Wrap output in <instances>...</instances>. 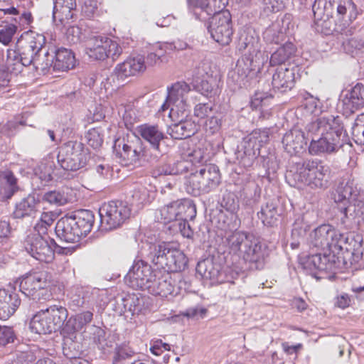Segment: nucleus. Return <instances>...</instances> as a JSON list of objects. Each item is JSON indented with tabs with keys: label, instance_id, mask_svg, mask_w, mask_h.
<instances>
[{
	"label": "nucleus",
	"instance_id": "obj_1",
	"mask_svg": "<svg viewBox=\"0 0 364 364\" xmlns=\"http://www.w3.org/2000/svg\"><path fill=\"white\" fill-rule=\"evenodd\" d=\"M353 242L349 234H342L331 225H321L310 234L311 253L304 259L301 265L313 277L320 280L323 272L336 267L343 250H351Z\"/></svg>",
	"mask_w": 364,
	"mask_h": 364
},
{
	"label": "nucleus",
	"instance_id": "obj_2",
	"mask_svg": "<svg viewBox=\"0 0 364 364\" xmlns=\"http://www.w3.org/2000/svg\"><path fill=\"white\" fill-rule=\"evenodd\" d=\"M305 129L311 138L309 152L312 156L335 153L344 144L346 134L339 116H321L308 123Z\"/></svg>",
	"mask_w": 364,
	"mask_h": 364
},
{
	"label": "nucleus",
	"instance_id": "obj_3",
	"mask_svg": "<svg viewBox=\"0 0 364 364\" xmlns=\"http://www.w3.org/2000/svg\"><path fill=\"white\" fill-rule=\"evenodd\" d=\"M46 38L43 34L28 31L23 34L17 42V49L7 50L6 66L8 70L18 75L24 68L31 65L36 55L43 51Z\"/></svg>",
	"mask_w": 364,
	"mask_h": 364
},
{
	"label": "nucleus",
	"instance_id": "obj_4",
	"mask_svg": "<svg viewBox=\"0 0 364 364\" xmlns=\"http://www.w3.org/2000/svg\"><path fill=\"white\" fill-rule=\"evenodd\" d=\"M210 0H197L193 9L196 19L206 21L212 16L208 26L213 39L222 46L228 45L233 33L231 15L228 11L215 12L210 5Z\"/></svg>",
	"mask_w": 364,
	"mask_h": 364
},
{
	"label": "nucleus",
	"instance_id": "obj_5",
	"mask_svg": "<svg viewBox=\"0 0 364 364\" xmlns=\"http://www.w3.org/2000/svg\"><path fill=\"white\" fill-rule=\"evenodd\" d=\"M95 215L90 210L80 209L61 218L56 223L57 237L65 242L75 243L85 237L92 230Z\"/></svg>",
	"mask_w": 364,
	"mask_h": 364
},
{
	"label": "nucleus",
	"instance_id": "obj_6",
	"mask_svg": "<svg viewBox=\"0 0 364 364\" xmlns=\"http://www.w3.org/2000/svg\"><path fill=\"white\" fill-rule=\"evenodd\" d=\"M328 166L323 165L321 161L309 159L298 163L295 171L289 173L294 182V186H306L311 189H323L328 183Z\"/></svg>",
	"mask_w": 364,
	"mask_h": 364
},
{
	"label": "nucleus",
	"instance_id": "obj_7",
	"mask_svg": "<svg viewBox=\"0 0 364 364\" xmlns=\"http://www.w3.org/2000/svg\"><path fill=\"white\" fill-rule=\"evenodd\" d=\"M113 149L122 164L125 166H139L142 159L152 163L157 161L159 158L157 154L148 156L149 151L144 149L141 139L135 135L117 139Z\"/></svg>",
	"mask_w": 364,
	"mask_h": 364
},
{
	"label": "nucleus",
	"instance_id": "obj_8",
	"mask_svg": "<svg viewBox=\"0 0 364 364\" xmlns=\"http://www.w3.org/2000/svg\"><path fill=\"white\" fill-rule=\"evenodd\" d=\"M220 182L218 167L214 164H205L198 167L186 178L185 189L188 194L198 196L215 189Z\"/></svg>",
	"mask_w": 364,
	"mask_h": 364
},
{
	"label": "nucleus",
	"instance_id": "obj_9",
	"mask_svg": "<svg viewBox=\"0 0 364 364\" xmlns=\"http://www.w3.org/2000/svg\"><path fill=\"white\" fill-rule=\"evenodd\" d=\"M269 129H255L243 139L235 152L239 164L245 168L252 166L259 155L260 148L269 141Z\"/></svg>",
	"mask_w": 364,
	"mask_h": 364
},
{
	"label": "nucleus",
	"instance_id": "obj_10",
	"mask_svg": "<svg viewBox=\"0 0 364 364\" xmlns=\"http://www.w3.org/2000/svg\"><path fill=\"white\" fill-rule=\"evenodd\" d=\"M89 158L88 149L82 142L70 140L59 147L57 161L65 171H76L85 167Z\"/></svg>",
	"mask_w": 364,
	"mask_h": 364
},
{
	"label": "nucleus",
	"instance_id": "obj_11",
	"mask_svg": "<svg viewBox=\"0 0 364 364\" xmlns=\"http://www.w3.org/2000/svg\"><path fill=\"white\" fill-rule=\"evenodd\" d=\"M149 257L154 264L168 274L181 272L187 264L185 255L181 250L171 248L166 243L154 245Z\"/></svg>",
	"mask_w": 364,
	"mask_h": 364
},
{
	"label": "nucleus",
	"instance_id": "obj_12",
	"mask_svg": "<svg viewBox=\"0 0 364 364\" xmlns=\"http://www.w3.org/2000/svg\"><path fill=\"white\" fill-rule=\"evenodd\" d=\"M50 274L47 271H34L26 274L16 282L20 291L33 300L46 299L50 296L47 287L50 282Z\"/></svg>",
	"mask_w": 364,
	"mask_h": 364
},
{
	"label": "nucleus",
	"instance_id": "obj_13",
	"mask_svg": "<svg viewBox=\"0 0 364 364\" xmlns=\"http://www.w3.org/2000/svg\"><path fill=\"white\" fill-rule=\"evenodd\" d=\"M99 215L101 229L112 230L120 227L129 218L131 208L126 202L112 200L100 208Z\"/></svg>",
	"mask_w": 364,
	"mask_h": 364
},
{
	"label": "nucleus",
	"instance_id": "obj_14",
	"mask_svg": "<svg viewBox=\"0 0 364 364\" xmlns=\"http://www.w3.org/2000/svg\"><path fill=\"white\" fill-rule=\"evenodd\" d=\"M56 243L47 235L33 232L28 235L24 242L26 252L41 262L50 263L55 257Z\"/></svg>",
	"mask_w": 364,
	"mask_h": 364
},
{
	"label": "nucleus",
	"instance_id": "obj_15",
	"mask_svg": "<svg viewBox=\"0 0 364 364\" xmlns=\"http://www.w3.org/2000/svg\"><path fill=\"white\" fill-rule=\"evenodd\" d=\"M156 272L147 262L137 260L125 276L124 281L132 289L145 290L150 281L156 277Z\"/></svg>",
	"mask_w": 364,
	"mask_h": 364
},
{
	"label": "nucleus",
	"instance_id": "obj_16",
	"mask_svg": "<svg viewBox=\"0 0 364 364\" xmlns=\"http://www.w3.org/2000/svg\"><path fill=\"white\" fill-rule=\"evenodd\" d=\"M191 91L188 84L185 82H178L168 89V102H171L172 107L168 116L173 118L175 115L183 116L188 108L187 96Z\"/></svg>",
	"mask_w": 364,
	"mask_h": 364
},
{
	"label": "nucleus",
	"instance_id": "obj_17",
	"mask_svg": "<svg viewBox=\"0 0 364 364\" xmlns=\"http://www.w3.org/2000/svg\"><path fill=\"white\" fill-rule=\"evenodd\" d=\"M341 223L348 229H358L364 224V200L356 199L338 208Z\"/></svg>",
	"mask_w": 364,
	"mask_h": 364
},
{
	"label": "nucleus",
	"instance_id": "obj_18",
	"mask_svg": "<svg viewBox=\"0 0 364 364\" xmlns=\"http://www.w3.org/2000/svg\"><path fill=\"white\" fill-rule=\"evenodd\" d=\"M304 132L298 128H294L287 132L282 139V144L285 151L291 155L300 154L305 150L307 140Z\"/></svg>",
	"mask_w": 364,
	"mask_h": 364
},
{
	"label": "nucleus",
	"instance_id": "obj_19",
	"mask_svg": "<svg viewBox=\"0 0 364 364\" xmlns=\"http://www.w3.org/2000/svg\"><path fill=\"white\" fill-rule=\"evenodd\" d=\"M92 318L93 309L80 312L67 320L60 333L63 336L77 338V333L89 324Z\"/></svg>",
	"mask_w": 364,
	"mask_h": 364
},
{
	"label": "nucleus",
	"instance_id": "obj_20",
	"mask_svg": "<svg viewBox=\"0 0 364 364\" xmlns=\"http://www.w3.org/2000/svg\"><path fill=\"white\" fill-rule=\"evenodd\" d=\"M295 84V70L287 68L286 65L279 66L272 76V85L275 91L281 93L291 90Z\"/></svg>",
	"mask_w": 364,
	"mask_h": 364
},
{
	"label": "nucleus",
	"instance_id": "obj_21",
	"mask_svg": "<svg viewBox=\"0 0 364 364\" xmlns=\"http://www.w3.org/2000/svg\"><path fill=\"white\" fill-rule=\"evenodd\" d=\"M145 297L139 294H128L117 299L118 311L120 314L131 313L132 316L144 314L146 309Z\"/></svg>",
	"mask_w": 364,
	"mask_h": 364
},
{
	"label": "nucleus",
	"instance_id": "obj_22",
	"mask_svg": "<svg viewBox=\"0 0 364 364\" xmlns=\"http://www.w3.org/2000/svg\"><path fill=\"white\" fill-rule=\"evenodd\" d=\"M337 32L346 37H350L346 42H343L344 50L349 53L353 54L357 50L364 48V28L356 32L353 26L347 25L342 27L341 25H336L334 28Z\"/></svg>",
	"mask_w": 364,
	"mask_h": 364
},
{
	"label": "nucleus",
	"instance_id": "obj_23",
	"mask_svg": "<svg viewBox=\"0 0 364 364\" xmlns=\"http://www.w3.org/2000/svg\"><path fill=\"white\" fill-rule=\"evenodd\" d=\"M259 55H262L260 52L256 53L255 58L245 56L242 58V60H238L236 70L232 73L231 77L239 87L245 85L246 79L250 73L257 68H259L260 63L262 62L257 61Z\"/></svg>",
	"mask_w": 364,
	"mask_h": 364
},
{
	"label": "nucleus",
	"instance_id": "obj_24",
	"mask_svg": "<svg viewBox=\"0 0 364 364\" xmlns=\"http://www.w3.org/2000/svg\"><path fill=\"white\" fill-rule=\"evenodd\" d=\"M146 68L144 58L142 55H137L118 64L114 69V74L118 80H124L129 76L144 72Z\"/></svg>",
	"mask_w": 364,
	"mask_h": 364
},
{
	"label": "nucleus",
	"instance_id": "obj_25",
	"mask_svg": "<svg viewBox=\"0 0 364 364\" xmlns=\"http://www.w3.org/2000/svg\"><path fill=\"white\" fill-rule=\"evenodd\" d=\"M146 68L144 58L142 55H137L118 64L114 69V74L118 80H124L129 76L144 72Z\"/></svg>",
	"mask_w": 364,
	"mask_h": 364
},
{
	"label": "nucleus",
	"instance_id": "obj_26",
	"mask_svg": "<svg viewBox=\"0 0 364 364\" xmlns=\"http://www.w3.org/2000/svg\"><path fill=\"white\" fill-rule=\"evenodd\" d=\"M95 301L96 294L93 291L85 287H75L70 294L69 305L73 310L79 308L93 309Z\"/></svg>",
	"mask_w": 364,
	"mask_h": 364
},
{
	"label": "nucleus",
	"instance_id": "obj_27",
	"mask_svg": "<svg viewBox=\"0 0 364 364\" xmlns=\"http://www.w3.org/2000/svg\"><path fill=\"white\" fill-rule=\"evenodd\" d=\"M269 255L268 246L254 236L244 261L255 264L257 269H260L262 268Z\"/></svg>",
	"mask_w": 364,
	"mask_h": 364
},
{
	"label": "nucleus",
	"instance_id": "obj_28",
	"mask_svg": "<svg viewBox=\"0 0 364 364\" xmlns=\"http://www.w3.org/2000/svg\"><path fill=\"white\" fill-rule=\"evenodd\" d=\"M21 304L18 294L5 289H0V319L6 320L17 310Z\"/></svg>",
	"mask_w": 364,
	"mask_h": 364
},
{
	"label": "nucleus",
	"instance_id": "obj_29",
	"mask_svg": "<svg viewBox=\"0 0 364 364\" xmlns=\"http://www.w3.org/2000/svg\"><path fill=\"white\" fill-rule=\"evenodd\" d=\"M358 195V191L355 186L354 181L350 179L343 180L336 187L333 194V198L338 209L341 207V205H346L353 200H356Z\"/></svg>",
	"mask_w": 364,
	"mask_h": 364
},
{
	"label": "nucleus",
	"instance_id": "obj_30",
	"mask_svg": "<svg viewBox=\"0 0 364 364\" xmlns=\"http://www.w3.org/2000/svg\"><path fill=\"white\" fill-rule=\"evenodd\" d=\"M328 6L331 7L332 14L336 11L339 18L345 21L342 27L349 25L348 23L357 16L356 6L352 0H328Z\"/></svg>",
	"mask_w": 364,
	"mask_h": 364
},
{
	"label": "nucleus",
	"instance_id": "obj_31",
	"mask_svg": "<svg viewBox=\"0 0 364 364\" xmlns=\"http://www.w3.org/2000/svg\"><path fill=\"white\" fill-rule=\"evenodd\" d=\"M39 205L40 198L38 196L34 193L29 194L16 204L13 213L14 217L18 219L34 217L38 211Z\"/></svg>",
	"mask_w": 364,
	"mask_h": 364
},
{
	"label": "nucleus",
	"instance_id": "obj_32",
	"mask_svg": "<svg viewBox=\"0 0 364 364\" xmlns=\"http://www.w3.org/2000/svg\"><path fill=\"white\" fill-rule=\"evenodd\" d=\"M196 272L204 279L212 280L214 282H224L223 277L225 272L221 270L220 265L215 263L213 259L207 258L198 262Z\"/></svg>",
	"mask_w": 364,
	"mask_h": 364
},
{
	"label": "nucleus",
	"instance_id": "obj_33",
	"mask_svg": "<svg viewBox=\"0 0 364 364\" xmlns=\"http://www.w3.org/2000/svg\"><path fill=\"white\" fill-rule=\"evenodd\" d=\"M174 289L175 287L172 284L171 278L166 273L160 277L156 274V277L150 281L145 290L154 296L167 297L168 295L173 294Z\"/></svg>",
	"mask_w": 364,
	"mask_h": 364
},
{
	"label": "nucleus",
	"instance_id": "obj_34",
	"mask_svg": "<svg viewBox=\"0 0 364 364\" xmlns=\"http://www.w3.org/2000/svg\"><path fill=\"white\" fill-rule=\"evenodd\" d=\"M76 6V0H54L53 20L65 26L73 18Z\"/></svg>",
	"mask_w": 364,
	"mask_h": 364
},
{
	"label": "nucleus",
	"instance_id": "obj_35",
	"mask_svg": "<svg viewBox=\"0 0 364 364\" xmlns=\"http://www.w3.org/2000/svg\"><path fill=\"white\" fill-rule=\"evenodd\" d=\"M85 53L90 58L104 60L107 58L105 38L90 36L85 41Z\"/></svg>",
	"mask_w": 364,
	"mask_h": 364
},
{
	"label": "nucleus",
	"instance_id": "obj_36",
	"mask_svg": "<svg viewBox=\"0 0 364 364\" xmlns=\"http://www.w3.org/2000/svg\"><path fill=\"white\" fill-rule=\"evenodd\" d=\"M137 131L141 138L146 141L151 147L159 154L160 143L164 139V134L159 126L144 124L137 127Z\"/></svg>",
	"mask_w": 364,
	"mask_h": 364
},
{
	"label": "nucleus",
	"instance_id": "obj_37",
	"mask_svg": "<svg viewBox=\"0 0 364 364\" xmlns=\"http://www.w3.org/2000/svg\"><path fill=\"white\" fill-rule=\"evenodd\" d=\"M54 60L52 69L53 71L64 72L72 69L75 65L74 53L69 49L60 48L57 50L53 48Z\"/></svg>",
	"mask_w": 364,
	"mask_h": 364
},
{
	"label": "nucleus",
	"instance_id": "obj_38",
	"mask_svg": "<svg viewBox=\"0 0 364 364\" xmlns=\"http://www.w3.org/2000/svg\"><path fill=\"white\" fill-rule=\"evenodd\" d=\"M187 116L185 113L181 116L178 123H174L170 125L167 129V133L174 139H183L191 137L195 134V125L190 121H183V118Z\"/></svg>",
	"mask_w": 364,
	"mask_h": 364
},
{
	"label": "nucleus",
	"instance_id": "obj_39",
	"mask_svg": "<svg viewBox=\"0 0 364 364\" xmlns=\"http://www.w3.org/2000/svg\"><path fill=\"white\" fill-rule=\"evenodd\" d=\"M43 310L54 332L62 330L68 316L67 309L62 306L52 305Z\"/></svg>",
	"mask_w": 364,
	"mask_h": 364
},
{
	"label": "nucleus",
	"instance_id": "obj_40",
	"mask_svg": "<svg viewBox=\"0 0 364 364\" xmlns=\"http://www.w3.org/2000/svg\"><path fill=\"white\" fill-rule=\"evenodd\" d=\"M347 112L353 113L364 107V85L357 83L350 90L349 97L343 101Z\"/></svg>",
	"mask_w": 364,
	"mask_h": 364
},
{
	"label": "nucleus",
	"instance_id": "obj_41",
	"mask_svg": "<svg viewBox=\"0 0 364 364\" xmlns=\"http://www.w3.org/2000/svg\"><path fill=\"white\" fill-rule=\"evenodd\" d=\"M242 205L252 209L258 204L261 197V188L255 181L248 182L240 194Z\"/></svg>",
	"mask_w": 364,
	"mask_h": 364
},
{
	"label": "nucleus",
	"instance_id": "obj_42",
	"mask_svg": "<svg viewBox=\"0 0 364 364\" xmlns=\"http://www.w3.org/2000/svg\"><path fill=\"white\" fill-rule=\"evenodd\" d=\"M53 60V48H47L45 44L43 46V51L39 52L36 55L31 65L35 70H41V73L46 74L52 68Z\"/></svg>",
	"mask_w": 364,
	"mask_h": 364
},
{
	"label": "nucleus",
	"instance_id": "obj_43",
	"mask_svg": "<svg viewBox=\"0 0 364 364\" xmlns=\"http://www.w3.org/2000/svg\"><path fill=\"white\" fill-rule=\"evenodd\" d=\"M249 232L244 231H234L226 232L225 235L222 238L223 245L226 247V250L229 254L233 255L240 250L242 243L247 237Z\"/></svg>",
	"mask_w": 364,
	"mask_h": 364
},
{
	"label": "nucleus",
	"instance_id": "obj_44",
	"mask_svg": "<svg viewBox=\"0 0 364 364\" xmlns=\"http://www.w3.org/2000/svg\"><path fill=\"white\" fill-rule=\"evenodd\" d=\"M131 193L130 203L132 205L141 208L144 205L150 203L154 193L153 191L149 190L146 186L139 183L134 186Z\"/></svg>",
	"mask_w": 364,
	"mask_h": 364
},
{
	"label": "nucleus",
	"instance_id": "obj_45",
	"mask_svg": "<svg viewBox=\"0 0 364 364\" xmlns=\"http://www.w3.org/2000/svg\"><path fill=\"white\" fill-rule=\"evenodd\" d=\"M30 329L37 334H48L54 332L43 309L37 312L30 321Z\"/></svg>",
	"mask_w": 364,
	"mask_h": 364
},
{
	"label": "nucleus",
	"instance_id": "obj_46",
	"mask_svg": "<svg viewBox=\"0 0 364 364\" xmlns=\"http://www.w3.org/2000/svg\"><path fill=\"white\" fill-rule=\"evenodd\" d=\"M295 52L296 47L292 43H285L272 54L269 60L270 65H285L284 63L289 60Z\"/></svg>",
	"mask_w": 364,
	"mask_h": 364
},
{
	"label": "nucleus",
	"instance_id": "obj_47",
	"mask_svg": "<svg viewBox=\"0 0 364 364\" xmlns=\"http://www.w3.org/2000/svg\"><path fill=\"white\" fill-rule=\"evenodd\" d=\"M199 80L200 82L196 85V87L202 95L212 97L218 93L220 80L217 75L200 79Z\"/></svg>",
	"mask_w": 364,
	"mask_h": 364
},
{
	"label": "nucleus",
	"instance_id": "obj_48",
	"mask_svg": "<svg viewBox=\"0 0 364 364\" xmlns=\"http://www.w3.org/2000/svg\"><path fill=\"white\" fill-rule=\"evenodd\" d=\"M178 220H193L196 215L195 204L190 199L177 200Z\"/></svg>",
	"mask_w": 364,
	"mask_h": 364
},
{
	"label": "nucleus",
	"instance_id": "obj_49",
	"mask_svg": "<svg viewBox=\"0 0 364 364\" xmlns=\"http://www.w3.org/2000/svg\"><path fill=\"white\" fill-rule=\"evenodd\" d=\"M135 351L127 343L117 345L114 350L112 364H129L130 360L134 355Z\"/></svg>",
	"mask_w": 364,
	"mask_h": 364
},
{
	"label": "nucleus",
	"instance_id": "obj_50",
	"mask_svg": "<svg viewBox=\"0 0 364 364\" xmlns=\"http://www.w3.org/2000/svg\"><path fill=\"white\" fill-rule=\"evenodd\" d=\"M278 215L277 206L272 201L267 202L265 206L262 207L261 210L257 213L258 218L262 223L269 226L275 223Z\"/></svg>",
	"mask_w": 364,
	"mask_h": 364
},
{
	"label": "nucleus",
	"instance_id": "obj_51",
	"mask_svg": "<svg viewBox=\"0 0 364 364\" xmlns=\"http://www.w3.org/2000/svg\"><path fill=\"white\" fill-rule=\"evenodd\" d=\"M159 215H156L157 219L164 223H172V224L178 220L177 202L172 201L159 210Z\"/></svg>",
	"mask_w": 364,
	"mask_h": 364
},
{
	"label": "nucleus",
	"instance_id": "obj_52",
	"mask_svg": "<svg viewBox=\"0 0 364 364\" xmlns=\"http://www.w3.org/2000/svg\"><path fill=\"white\" fill-rule=\"evenodd\" d=\"M93 343L102 353L109 350L113 345L112 339L107 336L104 329L100 327H96L93 332Z\"/></svg>",
	"mask_w": 364,
	"mask_h": 364
},
{
	"label": "nucleus",
	"instance_id": "obj_53",
	"mask_svg": "<svg viewBox=\"0 0 364 364\" xmlns=\"http://www.w3.org/2000/svg\"><path fill=\"white\" fill-rule=\"evenodd\" d=\"M63 337V354L69 359L79 358L81 355V346L80 343L75 342L76 338L69 336Z\"/></svg>",
	"mask_w": 364,
	"mask_h": 364
},
{
	"label": "nucleus",
	"instance_id": "obj_54",
	"mask_svg": "<svg viewBox=\"0 0 364 364\" xmlns=\"http://www.w3.org/2000/svg\"><path fill=\"white\" fill-rule=\"evenodd\" d=\"M304 220V215L299 217L294 224V228L291 231V240L290 247L292 250H296L300 245L299 239L302 237L303 235L306 231L308 225H301V223Z\"/></svg>",
	"mask_w": 364,
	"mask_h": 364
},
{
	"label": "nucleus",
	"instance_id": "obj_55",
	"mask_svg": "<svg viewBox=\"0 0 364 364\" xmlns=\"http://www.w3.org/2000/svg\"><path fill=\"white\" fill-rule=\"evenodd\" d=\"M56 215L53 212H43L38 223L34 227V232L46 235L48 228L52 225Z\"/></svg>",
	"mask_w": 364,
	"mask_h": 364
},
{
	"label": "nucleus",
	"instance_id": "obj_56",
	"mask_svg": "<svg viewBox=\"0 0 364 364\" xmlns=\"http://www.w3.org/2000/svg\"><path fill=\"white\" fill-rule=\"evenodd\" d=\"M42 200L50 205L61 206L68 203V198L64 192L60 191H50L43 194Z\"/></svg>",
	"mask_w": 364,
	"mask_h": 364
},
{
	"label": "nucleus",
	"instance_id": "obj_57",
	"mask_svg": "<svg viewBox=\"0 0 364 364\" xmlns=\"http://www.w3.org/2000/svg\"><path fill=\"white\" fill-rule=\"evenodd\" d=\"M213 70L212 63L208 60H201L193 70V77L196 79V82L200 79L213 77Z\"/></svg>",
	"mask_w": 364,
	"mask_h": 364
},
{
	"label": "nucleus",
	"instance_id": "obj_58",
	"mask_svg": "<svg viewBox=\"0 0 364 364\" xmlns=\"http://www.w3.org/2000/svg\"><path fill=\"white\" fill-rule=\"evenodd\" d=\"M312 11L314 19L328 18L332 15L331 7L328 6V0H315L312 5Z\"/></svg>",
	"mask_w": 364,
	"mask_h": 364
},
{
	"label": "nucleus",
	"instance_id": "obj_59",
	"mask_svg": "<svg viewBox=\"0 0 364 364\" xmlns=\"http://www.w3.org/2000/svg\"><path fill=\"white\" fill-rule=\"evenodd\" d=\"M53 162L46 161L42 162L36 170V176L45 184L53 179Z\"/></svg>",
	"mask_w": 364,
	"mask_h": 364
},
{
	"label": "nucleus",
	"instance_id": "obj_60",
	"mask_svg": "<svg viewBox=\"0 0 364 364\" xmlns=\"http://www.w3.org/2000/svg\"><path fill=\"white\" fill-rule=\"evenodd\" d=\"M352 136L356 144L364 145V113L357 117L352 127Z\"/></svg>",
	"mask_w": 364,
	"mask_h": 364
},
{
	"label": "nucleus",
	"instance_id": "obj_61",
	"mask_svg": "<svg viewBox=\"0 0 364 364\" xmlns=\"http://www.w3.org/2000/svg\"><path fill=\"white\" fill-rule=\"evenodd\" d=\"M221 206L230 213H236L239 210V201L233 193L227 192L223 194Z\"/></svg>",
	"mask_w": 364,
	"mask_h": 364
},
{
	"label": "nucleus",
	"instance_id": "obj_62",
	"mask_svg": "<svg viewBox=\"0 0 364 364\" xmlns=\"http://www.w3.org/2000/svg\"><path fill=\"white\" fill-rule=\"evenodd\" d=\"M67 41L71 44H77L86 40L87 37L84 36L82 30L77 26H69L65 33Z\"/></svg>",
	"mask_w": 364,
	"mask_h": 364
},
{
	"label": "nucleus",
	"instance_id": "obj_63",
	"mask_svg": "<svg viewBox=\"0 0 364 364\" xmlns=\"http://www.w3.org/2000/svg\"><path fill=\"white\" fill-rule=\"evenodd\" d=\"M16 335L12 327L0 326V346L14 343Z\"/></svg>",
	"mask_w": 364,
	"mask_h": 364
},
{
	"label": "nucleus",
	"instance_id": "obj_64",
	"mask_svg": "<svg viewBox=\"0 0 364 364\" xmlns=\"http://www.w3.org/2000/svg\"><path fill=\"white\" fill-rule=\"evenodd\" d=\"M263 35L264 38L266 39L267 41L277 44L283 41L284 38V33L274 25L267 28Z\"/></svg>",
	"mask_w": 364,
	"mask_h": 364
}]
</instances>
